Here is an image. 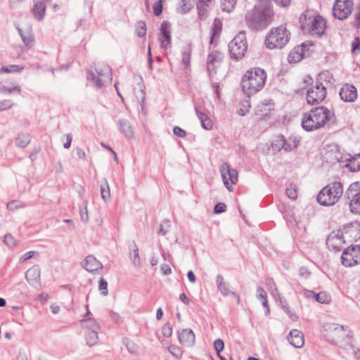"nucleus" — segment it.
Listing matches in <instances>:
<instances>
[{
	"label": "nucleus",
	"instance_id": "nucleus-1",
	"mask_svg": "<svg viewBox=\"0 0 360 360\" xmlns=\"http://www.w3.org/2000/svg\"><path fill=\"white\" fill-rule=\"evenodd\" d=\"M333 116L326 107L315 108L303 115L302 127L307 131H312L329 124Z\"/></svg>",
	"mask_w": 360,
	"mask_h": 360
},
{
	"label": "nucleus",
	"instance_id": "nucleus-2",
	"mask_svg": "<svg viewBox=\"0 0 360 360\" xmlns=\"http://www.w3.org/2000/svg\"><path fill=\"white\" fill-rule=\"evenodd\" d=\"M266 80V74L263 69L251 68L243 77L241 82L243 91L248 96H250L260 91L264 87Z\"/></svg>",
	"mask_w": 360,
	"mask_h": 360
},
{
	"label": "nucleus",
	"instance_id": "nucleus-3",
	"mask_svg": "<svg viewBox=\"0 0 360 360\" xmlns=\"http://www.w3.org/2000/svg\"><path fill=\"white\" fill-rule=\"evenodd\" d=\"M274 12L271 8H255L247 13L245 20L252 30H258L265 28L273 19Z\"/></svg>",
	"mask_w": 360,
	"mask_h": 360
},
{
	"label": "nucleus",
	"instance_id": "nucleus-4",
	"mask_svg": "<svg viewBox=\"0 0 360 360\" xmlns=\"http://www.w3.org/2000/svg\"><path fill=\"white\" fill-rule=\"evenodd\" d=\"M290 32L284 25L273 27L266 34L264 44L269 49H281L289 41Z\"/></svg>",
	"mask_w": 360,
	"mask_h": 360
},
{
	"label": "nucleus",
	"instance_id": "nucleus-5",
	"mask_svg": "<svg viewBox=\"0 0 360 360\" xmlns=\"http://www.w3.org/2000/svg\"><path fill=\"white\" fill-rule=\"evenodd\" d=\"M342 193V184L335 181L323 188L318 194L316 199L321 205L331 206L340 200Z\"/></svg>",
	"mask_w": 360,
	"mask_h": 360
},
{
	"label": "nucleus",
	"instance_id": "nucleus-6",
	"mask_svg": "<svg viewBox=\"0 0 360 360\" xmlns=\"http://www.w3.org/2000/svg\"><path fill=\"white\" fill-rule=\"evenodd\" d=\"M301 22L303 32L313 36L323 35L326 29V22L320 15H304Z\"/></svg>",
	"mask_w": 360,
	"mask_h": 360
},
{
	"label": "nucleus",
	"instance_id": "nucleus-7",
	"mask_svg": "<svg viewBox=\"0 0 360 360\" xmlns=\"http://www.w3.org/2000/svg\"><path fill=\"white\" fill-rule=\"evenodd\" d=\"M247 49L248 44L245 32H240L229 44L230 57L236 61L245 56Z\"/></svg>",
	"mask_w": 360,
	"mask_h": 360
},
{
	"label": "nucleus",
	"instance_id": "nucleus-8",
	"mask_svg": "<svg viewBox=\"0 0 360 360\" xmlns=\"http://www.w3.org/2000/svg\"><path fill=\"white\" fill-rule=\"evenodd\" d=\"M89 81L94 82L97 87H102L105 84L110 83L112 81L111 68L106 64H101L96 67V72L89 71L86 75Z\"/></svg>",
	"mask_w": 360,
	"mask_h": 360
},
{
	"label": "nucleus",
	"instance_id": "nucleus-9",
	"mask_svg": "<svg viewBox=\"0 0 360 360\" xmlns=\"http://www.w3.org/2000/svg\"><path fill=\"white\" fill-rule=\"evenodd\" d=\"M325 74L319 75L316 83L307 92V101L310 105H316L322 102L326 96V87L320 81L323 79Z\"/></svg>",
	"mask_w": 360,
	"mask_h": 360
},
{
	"label": "nucleus",
	"instance_id": "nucleus-10",
	"mask_svg": "<svg viewBox=\"0 0 360 360\" xmlns=\"http://www.w3.org/2000/svg\"><path fill=\"white\" fill-rule=\"evenodd\" d=\"M323 334L327 341L339 345L345 335V326L335 323H325L323 326Z\"/></svg>",
	"mask_w": 360,
	"mask_h": 360
},
{
	"label": "nucleus",
	"instance_id": "nucleus-11",
	"mask_svg": "<svg viewBox=\"0 0 360 360\" xmlns=\"http://www.w3.org/2000/svg\"><path fill=\"white\" fill-rule=\"evenodd\" d=\"M345 195L349 200L351 212L360 214V182H354L347 189Z\"/></svg>",
	"mask_w": 360,
	"mask_h": 360
},
{
	"label": "nucleus",
	"instance_id": "nucleus-12",
	"mask_svg": "<svg viewBox=\"0 0 360 360\" xmlns=\"http://www.w3.org/2000/svg\"><path fill=\"white\" fill-rule=\"evenodd\" d=\"M352 8V0H336L333 8V13L335 18L342 20L351 14Z\"/></svg>",
	"mask_w": 360,
	"mask_h": 360
},
{
	"label": "nucleus",
	"instance_id": "nucleus-13",
	"mask_svg": "<svg viewBox=\"0 0 360 360\" xmlns=\"http://www.w3.org/2000/svg\"><path fill=\"white\" fill-rule=\"evenodd\" d=\"M341 259L345 266H352L360 263V245L351 246L345 250Z\"/></svg>",
	"mask_w": 360,
	"mask_h": 360
},
{
	"label": "nucleus",
	"instance_id": "nucleus-14",
	"mask_svg": "<svg viewBox=\"0 0 360 360\" xmlns=\"http://www.w3.org/2000/svg\"><path fill=\"white\" fill-rule=\"evenodd\" d=\"M220 172L226 188L231 191L232 185L235 184L238 180V172L233 168H231L227 162H223L220 166Z\"/></svg>",
	"mask_w": 360,
	"mask_h": 360
},
{
	"label": "nucleus",
	"instance_id": "nucleus-15",
	"mask_svg": "<svg viewBox=\"0 0 360 360\" xmlns=\"http://www.w3.org/2000/svg\"><path fill=\"white\" fill-rule=\"evenodd\" d=\"M224 60V54L219 50L211 51L207 58V69L210 75H214L217 69L221 65Z\"/></svg>",
	"mask_w": 360,
	"mask_h": 360
},
{
	"label": "nucleus",
	"instance_id": "nucleus-16",
	"mask_svg": "<svg viewBox=\"0 0 360 360\" xmlns=\"http://www.w3.org/2000/svg\"><path fill=\"white\" fill-rule=\"evenodd\" d=\"M339 95L345 102H354L357 98L356 89L354 85L345 84L340 89Z\"/></svg>",
	"mask_w": 360,
	"mask_h": 360
},
{
	"label": "nucleus",
	"instance_id": "nucleus-17",
	"mask_svg": "<svg viewBox=\"0 0 360 360\" xmlns=\"http://www.w3.org/2000/svg\"><path fill=\"white\" fill-rule=\"evenodd\" d=\"M41 271L37 266L30 268L26 272V279L27 282L33 287L38 288L41 285L40 278Z\"/></svg>",
	"mask_w": 360,
	"mask_h": 360
},
{
	"label": "nucleus",
	"instance_id": "nucleus-18",
	"mask_svg": "<svg viewBox=\"0 0 360 360\" xmlns=\"http://www.w3.org/2000/svg\"><path fill=\"white\" fill-rule=\"evenodd\" d=\"M179 342L184 347H191L194 345L195 336L191 329H183L178 333Z\"/></svg>",
	"mask_w": 360,
	"mask_h": 360
},
{
	"label": "nucleus",
	"instance_id": "nucleus-19",
	"mask_svg": "<svg viewBox=\"0 0 360 360\" xmlns=\"http://www.w3.org/2000/svg\"><path fill=\"white\" fill-rule=\"evenodd\" d=\"M274 109V103L271 100H264L257 105L255 113L262 119H266L269 116L270 112Z\"/></svg>",
	"mask_w": 360,
	"mask_h": 360
},
{
	"label": "nucleus",
	"instance_id": "nucleus-20",
	"mask_svg": "<svg viewBox=\"0 0 360 360\" xmlns=\"http://www.w3.org/2000/svg\"><path fill=\"white\" fill-rule=\"evenodd\" d=\"M288 340L290 344L295 348H301L304 344V335L297 329L290 330L288 336Z\"/></svg>",
	"mask_w": 360,
	"mask_h": 360
},
{
	"label": "nucleus",
	"instance_id": "nucleus-21",
	"mask_svg": "<svg viewBox=\"0 0 360 360\" xmlns=\"http://www.w3.org/2000/svg\"><path fill=\"white\" fill-rule=\"evenodd\" d=\"M50 1L51 0H34L32 12L35 19L41 20L44 18L46 11V4Z\"/></svg>",
	"mask_w": 360,
	"mask_h": 360
},
{
	"label": "nucleus",
	"instance_id": "nucleus-22",
	"mask_svg": "<svg viewBox=\"0 0 360 360\" xmlns=\"http://www.w3.org/2000/svg\"><path fill=\"white\" fill-rule=\"evenodd\" d=\"M17 30L25 46L31 47L34 41L32 27L30 26H27L24 29L17 27Z\"/></svg>",
	"mask_w": 360,
	"mask_h": 360
},
{
	"label": "nucleus",
	"instance_id": "nucleus-23",
	"mask_svg": "<svg viewBox=\"0 0 360 360\" xmlns=\"http://www.w3.org/2000/svg\"><path fill=\"white\" fill-rule=\"evenodd\" d=\"M90 312L88 311L84 319L81 321V325L85 332L100 330V325L96 321L91 317H89Z\"/></svg>",
	"mask_w": 360,
	"mask_h": 360
},
{
	"label": "nucleus",
	"instance_id": "nucleus-24",
	"mask_svg": "<svg viewBox=\"0 0 360 360\" xmlns=\"http://www.w3.org/2000/svg\"><path fill=\"white\" fill-rule=\"evenodd\" d=\"M84 266L86 271L91 273H95L103 269L101 262L92 255L86 257Z\"/></svg>",
	"mask_w": 360,
	"mask_h": 360
},
{
	"label": "nucleus",
	"instance_id": "nucleus-25",
	"mask_svg": "<svg viewBox=\"0 0 360 360\" xmlns=\"http://www.w3.org/2000/svg\"><path fill=\"white\" fill-rule=\"evenodd\" d=\"M161 34L165 39L161 41V48L166 49L171 44V36L169 30V24L167 21H164L160 27Z\"/></svg>",
	"mask_w": 360,
	"mask_h": 360
},
{
	"label": "nucleus",
	"instance_id": "nucleus-26",
	"mask_svg": "<svg viewBox=\"0 0 360 360\" xmlns=\"http://www.w3.org/2000/svg\"><path fill=\"white\" fill-rule=\"evenodd\" d=\"M346 158H349V156L347 155L345 156L337 148H332L326 153V158L331 163L343 162Z\"/></svg>",
	"mask_w": 360,
	"mask_h": 360
},
{
	"label": "nucleus",
	"instance_id": "nucleus-27",
	"mask_svg": "<svg viewBox=\"0 0 360 360\" xmlns=\"http://www.w3.org/2000/svg\"><path fill=\"white\" fill-rule=\"evenodd\" d=\"M136 101L141 105L142 111L144 110V103L146 101L145 86L143 82H139L136 88H134Z\"/></svg>",
	"mask_w": 360,
	"mask_h": 360
},
{
	"label": "nucleus",
	"instance_id": "nucleus-28",
	"mask_svg": "<svg viewBox=\"0 0 360 360\" xmlns=\"http://www.w3.org/2000/svg\"><path fill=\"white\" fill-rule=\"evenodd\" d=\"M343 243V238L339 234L332 233L327 239L326 244L329 248L335 250H340V248Z\"/></svg>",
	"mask_w": 360,
	"mask_h": 360
},
{
	"label": "nucleus",
	"instance_id": "nucleus-29",
	"mask_svg": "<svg viewBox=\"0 0 360 360\" xmlns=\"http://www.w3.org/2000/svg\"><path fill=\"white\" fill-rule=\"evenodd\" d=\"M349 158H345V161H347L346 166L352 172L360 171V154H357L355 156H351L347 155Z\"/></svg>",
	"mask_w": 360,
	"mask_h": 360
},
{
	"label": "nucleus",
	"instance_id": "nucleus-30",
	"mask_svg": "<svg viewBox=\"0 0 360 360\" xmlns=\"http://www.w3.org/2000/svg\"><path fill=\"white\" fill-rule=\"evenodd\" d=\"M117 126L120 131L127 138L133 136V131L129 122L126 119H120L117 121Z\"/></svg>",
	"mask_w": 360,
	"mask_h": 360
},
{
	"label": "nucleus",
	"instance_id": "nucleus-31",
	"mask_svg": "<svg viewBox=\"0 0 360 360\" xmlns=\"http://www.w3.org/2000/svg\"><path fill=\"white\" fill-rule=\"evenodd\" d=\"M195 113L200 121V124L202 128L207 130L212 129V122L210 117L202 112H200L197 107L195 108Z\"/></svg>",
	"mask_w": 360,
	"mask_h": 360
},
{
	"label": "nucleus",
	"instance_id": "nucleus-32",
	"mask_svg": "<svg viewBox=\"0 0 360 360\" xmlns=\"http://www.w3.org/2000/svg\"><path fill=\"white\" fill-rule=\"evenodd\" d=\"M257 297L262 302V304L265 309V314L269 315L270 313V308L267 300V293L261 287H258L257 289Z\"/></svg>",
	"mask_w": 360,
	"mask_h": 360
},
{
	"label": "nucleus",
	"instance_id": "nucleus-33",
	"mask_svg": "<svg viewBox=\"0 0 360 360\" xmlns=\"http://www.w3.org/2000/svg\"><path fill=\"white\" fill-rule=\"evenodd\" d=\"M303 47L297 46L294 48L288 55L289 63H297L303 58Z\"/></svg>",
	"mask_w": 360,
	"mask_h": 360
},
{
	"label": "nucleus",
	"instance_id": "nucleus-34",
	"mask_svg": "<svg viewBox=\"0 0 360 360\" xmlns=\"http://www.w3.org/2000/svg\"><path fill=\"white\" fill-rule=\"evenodd\" d=\"M216 283L218 290L224 296L231 295L232 291L229 289L228 284L224 281V277L221 275L219 274L217 276Z\"/></svg>",
	"mask_w": 360,
	"mask_h": 360
},
{
	"label": "nucleus",
	"instance_id": "nucleus-35",
	"mask_svg": "<svg viewBox=\"0 0 360 360\" xmlns=\"http://www.w3.org/2000/svg\"><path fill=\"white\" fill-rule=\"evenodd\" d=\"M98 331L99 330L85 332L84 336L87 345L89 347H93L98 343Z\"/></svg>",
	"mask_w": 360,
	"mask_h": 360
},
{
	"label": "nucleus",
	"instance_id": "nucleus-36",
	"mask_svg": "<svg viewBox=\"0 0 360 360\" xmlns=\"http://www.w3.org/2000/svg\"><path fill=\"white\" fill-rule=\"evenodd\" d=\"M31 141L30 135L27 133H21L18 135L15 139V144L18 147H26Z\"/></svg>",
	"mask_w": 360,
	"mask_h": 360
},
{
	"label": "nucleus",
	"instance_id": "nucleus-37",
	"mask_svg": "<svg viewBox=\"0 0 360 360\" xmlns=\"http://www.w3.org/2000/svg\"><path fill=\"white\" fill-rule=\"evenodd\" d=\"M132 252L130 253V259L133 263L134 266L137 268H141V262L139 254V249L137 245L134 243L132 248Z\"/></svg>",
	"mask_w": 360,
	"mask_h": 360
},
{
	"label": "nucleus",
	"instance_id": "nucleus-38",
	"mask_svg": "<svg viewBox=\"0 0 360 360\" xmlns=\"http://www.w3.org/2000/svg\"><path fill=\"white\" fill-rule=\"evenodd\" d=\"M211 2L198 1L197 4L198 14L199 18L205 20L207 17V8Z\"/></svg>",
	"mask_w": 360,
	"mask_h": 360
},
{
	"label": "nucleus",
	"instance_id": "nucleus-39",
	"mask_svg": "<svg viewBox=\"0 0 360 360\" xmlns=\"http://www.w3.org/2000/svg\"><path fill=\"white\" fill-rule=\"evenodd\" d=\"M192 52V49L190 45H187L182 51L181 53V62L182 63L187 67L190 63L191 55Z\"/></svg>",
	"mask_w": 360,
	"mask_h": 360
},
{
	"label": "nucleus",
	"instance_id": "nucleus-40",
	"mask_svg": "<svg viewBox=\"0 0 360 360\" xmlns=\"http://www.w3.org/2000/svg\"><path fill=\"white\" fill-rule=\"evenodd\" d=\"M24 70L23 66L18 65H11L8 66H4L0 69V73H13V72H21Z\"/></svg>",
	"mask_w": 360,
	"mask_h": 360
},
{
	"label": "nucleus",
	"instance_id": "nucleus-41",
	"mask_svg": "<svg viewBox=\"0 0 360 360\" xmlns=\"http://www.w3.org/2000/svg\"><path fill=\"white\" fill-rule=\"evenodd\" d=\"M221 30V22L219 19H215L212 30V37L210 38V44H213L214 37H218Z\"/></svg>",
	"mask_w": 360,
	"mask_h": 360
},
{
	"label": "nucleus",
	"instance_id": "nucleus-42",
	"mask_svg": "<svg viewBox=\"0 0 360 360\" xmlns=\"http://www.w3.org/2000/svg\"><path fill=\"white\" fill-rule=\"evenodd\" d=\"M101 193L102 198L105 201L110 199V188L106 179H105L103 183L101 185Z\"/></svg>",
	"mask_w": 360,
	"mask_h": 360
},
{
	"label": "nucleus",
	"instance_id": "nucleus-43",
	"mask_svg": "<svg viewBox=\"0 0 360 360\" xmlns=\"http://www.w3.org/2000/svg\"><path fill=\"white\" fill-rule=\"evenodd\" d=\"M299 143V141L295 138L292 139L289 138L288 139H285L284 144H283V150L285 151H290L292 149L297 147Z\"/></svg>",
	"mask_w": 360,
	"mask_h": 360
},
{
	"label": "nucleus",
	"instance_id": "nucleus-44",
	"mask_svg": "<svg viewBox=\"0 0 360 360\" xmlns=\"http://www.w3.org/2000/svg\"><path fill=\"white\" fill-rule=\"evenodd\" d=\"M193 7V4L190 0H181V5L177 9L178 12L181 14H184L188 12Z\"/></svg>",
	"mask_w": 360,
	"mask_h": 360
},
{
	"label": "nucleus",
	"instance_id": "nucleus-45",
	"mask_svg": "<svg viewBox=\"0 0 360 360\" xmlns=\"http://www.w3.org/2000/svg\"><path fill=\"white\" fill-rule=\"evenodd\" d=\"M285 137L280 134L278 135L276 138V139L272 143V148L274 150H280L281 149L283 148V144H284Z\"/></svg>",
	"mask_w": 360,
	"mask_h": 360
},
{
	"label": "nucleus",
	"instance_id": "nucleus-46",
	"mask_svg": "<svg viewBox=\"0 0 360 360\" xmlns=\"http://www.w3.org/2000/svg\"><path fill=\"white\" fill-rule=\"evenodd\" d=\"M171 226L170 221L169 219H165L160 225V229L158 231V234L165 236L168 232Z\"/></svg>",
	"mask_w": 360,
	"mask_h": 360
},
{
	"label": "nucleus",
	"instance_id": "nucleus-47",
	"mask_svg": "<svg viewBox=\"0 0 360 360\" xmlns=\"http://www.w3.org/2000/svg\"><path fill=\"white\" fill-rule=\"evenodd\" d=\"M0 92L1 94H11L15 92L18 94H20L21 89L19 86H14L13 87L2 86L0 87Z\"/></svg>",
	"mask_w": 360,
	"mask_h": 360
},
{
	"label": "nucleus",
	"instance_id": "nucleus-48",
	"mask_svg": "<svg viewBox=\"0 0 360 360\" xmlns=\"http://www.w3.org/2000/svg\"><path fill=\"white\" fill-rule=\"evenodd\" d=\"M236 2L237 0H224L222 2V9L230 12L234 8Z\"/></svg>",
	"mask_w": 360,
	"mask_h": 360
},
{
	"label": "nucleus",
	"instance_id": "nucleus-49",
	"mask_svg": "<svg viewBox=\"0 0 360 360\" xmlns=\"http://www.w3.org/2000/svg\"><path fill=\"white\" fill-rule=\"evenodd\" d=\"M136 34L139 37H144L146 34V25L144 22L140 21L137 23Z\"/></svg>",
	"mask_w": 360,
	"mask_h": 360
},
{
	"label": "nucleus",
	"instance_id": "nucleus-50",
	"mask_svg": "<svg viewBox=\"0 0 360 360\" xmlns=\"http://www.w3.org/2000/svg\"><path fill=\"white\" fill-rule=\"evenodd\" d=\"M25 205L18 200H12L7 204V209L13 211L15 210L24 207Z\"/></svg>",
	"mask_w": 360,
	"mask_h": 360
},
{
	"label": "nucleus",
	"instance_id": "nucleus-51",
	"mask_svg": "<svg viewBox=\"0 0 360 360\" xmlns=\"http://www.w3.org/2000/svg\"><path fill=\"white\" fill-rule=\"evenodd\" d=\"M80 217L82 221L86 223L89 221L87 212V202L84 201V207L79 210Z\"/></svg>",
	"mask_w": 360,
	"mask_h": 360
},
{
	"label": "nucleus",
	"instance_id": "nucleus-52",
	"mask_svg": "<svg viewBox=\"0 0 360 360\" xmlns=\"http://www.w3.org/2000/svg\"><path fill=\"white\" fill-rule=\"evenodd\" d=\"M168 350L172 356H174L176 358L181 357L182 355V351H181V348L176 345L169 346L168 347Z\"/></svg>",
	"mask_w": 360,
	"mask_h": 360
},
{
	"label": "nucleus",
	"instance_id": "nucleus-53",
	"mask_svg": "<svg viewBox=\"0 0 360 360\" xmlns=\"http://www.w3.org/2000/svg\"><path fill=\"white\" fill-rule=\"evenodd\" d=\"M162 1H157L153 5V13L156 16L160 15L162 12Z\"/></svg>",
	"mask_w": 360,
	"mask_h": 360
},
{
	"label": "nucleus",
	"instance_id": "nucleus-54",
	"mask_svg": "<svg viewBox=\"0 0 360 360\" xmlns=\"http://www.w3.org/2000/svg\"><path fill=\"white\" fill-rule=\"evenodd\" d=\"M4 241L5 244L9 248L14 247L16 243L15 238L11 234H6L4 237Z\"/></svg>",
	"mask_w": 360,
	"mask_h": 360
},
{
	"label": "nucleus",
	"instance_id": "nucleus-55",
	"mask_svg": "<svg viewBox=\"0 0 360 360\" xmlns=\"http://www.w3.org/2000/svg\"><path fill=\"white\" fill-rule=\"evenodd\" d=\"M214 347L216 352H217V354L221 352L224 348V341L221 339H217L214 342Z\"/></svg>",
	"mask_w": 360,
	"mask_h": 360
},
{
	"label": "nucleus",
	"instance_id": "nucleus-56",
	"mask_svg": "<svg viewBox=\"0 0 360 360\" xmlns=\"http://www.w3.org/2000/svg\"><path fill=\"white\" fill-rule=\"evenodd\" d=\"M13 101L10 99H6L0 101V111L5 110L11 108L13 106Z\"/></svg>",
	"mask_w": 360,
	"mask_h": 360
},
{
	"label": "nucleus",
	"instance_id": "nucleus-57",
	"mask_svg": "<svg viewBox=\"0 0 360 360\" xmlns=\"http://www.w3.org/2000/svg\"><path fill=\"white\" fill-rule=\"evenodd\" d=\"M99 290L102 295L105 296L108 295V283L103 278L99 281Z\"/></svg>",
	"mask_w": 360,
	"mask_h": 360
},
{
	"label": "nucleus",
	"instance_id": "nucleus-58",
	"mask_svg": "<svg viewBox=\"0 0 360 360\" xmlns=\"http://www.w3.org/2000/svg\"><path fill=\"white\" fill-rule=\"evenodd\" d=\"M352 52L354 53H360V39L359 37H356L354 40L352 41Z\"/></svg>",
	"mask_w": 360,
	"mask_h": 360
},
{
	"label": "nucleus",
	"instance_id": "nucleus-59",
	"mask_svg": "<svg viewBox=\"0 0 360 360\" xmlns=\"http://www.w3.org/2000/svg\"><path fill=\"white\" fill-rule=\"evenodd\" d=\"M286 195L291 200H295L297 197V191L292 187H290L286 189Z\"/></svg>",
	"mask_w": 360,
	"mask_h": 360
},
{
	"label": "nucleus",
	"instance_id": "nucleus-60",
	"mask_svg": "<svg viewBox=\"0 0 360 360\" xmlns=\"http://www.w3.org/2000/svg\"><path fill=\"white\" fill-rule=\"evenodd\" d=\"M173 132L176 136L180 138H184L186 135V131L179 127H174L173 129Z\"/></svg>",
	"mask_w": 360,
	"mask_h": 360
},
{
	"label": "nucleus",
	"instance_id": "nucleus-61",
	"mask_svg": "<svg viewBox=\"0 0 360 360\" xmlns=\"http://www.w3.org/2000/svg\"><path fill=\"white\" fill-rule=\"evenodd\" d=\"M226 209V205L223 202L217 203L214 209V212L215 214H220L225 212Z\"/></svg>",
	"mask_w": 360,
	"mask_h": 360
},
{
	"label": "nucleus",
	"instance_id": "nucleus-62",
	"mask_svg": "<svg viewBox=\"0 0 360 360\" xmlns=\"http://www.w3.org/2000/svg\"><path fill=\"white\" fill-rule=\"evenodd\" d=\"M311 294H313L314 299L320 302V303H325L326 302V295L323 293H317L314 294L313 292H311Z\"/></svg>",
	"mask_w": 360,
	"mask_h": 360
},
{
	"label": "nucleus",
	"instance_id": "nucleus-63",
	"mask_svg": "<svg viewBox=\"0 0 360 360\" xmlns=\"http://www.w3.org/2000/svg\"><path fill=\"white\" fill-rule=\"evenodd\" d=\"M356 21L354 22V25L356 27L360 26V4L356 7V11L354 14Z\"/></svg>",
	"mask_w": 360,
	"mask_h": 360
},
{
	"label": "nucleus",
	"instance_id": "nucleus-64",
	"mask_svg": "<svg viewBox=\"0 0 360 360\" xmlns=\"http://www.w3.org/2000/svg\"><path fill=\"white\" fill-rule=\"evenodd\" d=\"M349 349L352 350V354L356 360H360V349L355 348L353 345H349Z\"/></svg>",
	"mask_w": 360,
	"mask_h": 360
}]
</instances>
